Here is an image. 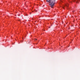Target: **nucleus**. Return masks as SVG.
<instances>
[{
  "label": "nucleus",
  "instance_id": "4",
  "mask_svg": "<svg viewBox=\"0 0 80 80\" xmlns=\"http://www.w3.org/2000/svg\"><path fill=\"white\" fill-rule=\"evenodd\" d=\"M35 40H37V39H35Z\"/></svg>",
  "mask_w": 80,
  "mask_h": 80
},
{
  "label": "nucleus",
  "instance_id": "3",
  "mask_svg": "<svg viewBox=\"0 0 80 80\" xmlns=\"http://www.w3.org/2000/svg\"><path fill=\"white\" fill-rule=\"evenodd\" d=\"M68 4H67L66 5V7H68Z\"/></svg>",
  "mask_w": 80,
  "mask_h": 80
},
{
  "label": "nucleus",
  "instance_id": "5",
  "mask_svg": "<svg viewBox=\"0 0 80 80\" xmlns=\"http://www.w3.org/2000/svg\"><path fill=\"white\" fill-rule=\"evenodd\" d=\"M63 8H64V7H63Z\"/></svg>",
  "mask_w": 80,
  "mask_h": 80
},
{
  "label": "nucleus",
  "instance_id": "1",
  "mask_svg": "<svg viewBox=\"0 0 80 80\" xmlns=\"http://www.w3.org/2000/svg\"><path fill=\"white\" fill-rule=\"evenodd\" d=\"M46 2L50 3L49 4L50 5H51V8H53V6H54V3H53V0H49V1L47 0Z\"/></svg>",
  "mask_w": 80,
  "mask_h": 80
},
{
  "label": "nucleus",
  "instance_id": "2",
  "mask_svg": "<svg viewBox=\"0 0 80 80\" xmlns=\"http://www.w3.org/2000/svg\"><path fill=\"white\" fill-rule=\"evenodd\" d=\"M78 0H74L73 2H76V3H78Z\"/></svg>",
  "mask_w": 80,
  "mask_h": 80
}]
</instances>
